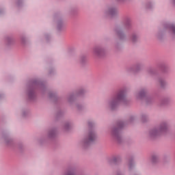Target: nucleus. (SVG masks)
<instances>
[{"mask_svg": "<svg viewBox=\"0 0 175 175\" xmlns=\"http://www.w3.org/2000/svg\"><path fill=\"white\" fill-rule=\"evenodd\" d=\"M120 103H122V105H126L128 103L126 90L125 89L119 90L115 96L111 97L106 101L105 105L111 110H116Z\"/></svg>", "mask_w": 175, "mask_h": 175, "instance_id": "f257e3e1", "label": "nucleus"}, {"mask_svg": "<svg viewBox=\"0 0 175 175\" xmlns=\"http://www.w3.org/2000/svg\"><path fill=\"white\" fill-rule=\"evenodd\" d=\"M36 90H38L40 92L43 93L46 91V85L38 80L33 81L31 83L27 85L26 94L29 100L31 102L36 99Z\"/></svg>", "mask_w": 175, "mask_h": 175, "instance_id": "f03ea898", "label": "nucleus"}, {"mask_svg": "<svg viewBox=\"0 0 175 175\" xmlns=\"http://www.w3.org/2000/svg\"><path fill=\"white\" fill-rule=\"evenodd\" d=\"M170 33L172 36H175V24L172 23H165L163 25V28L159 29L156 33V38L159 40H162L165 38L166 33Z\"/></svg>", "mask_w": 175, "mask_h": 175, "instance_id": "7ed1b4c3", "label": "nucleus"}, {"mask_svg": "<svg viewBox=\"0 0 175 175\" xmlns=\"http://www.w3.org/2000/svg\"><path fill=\"white\" fill-rule=\"evenodd\" d=\"M166 131H167V123L166 122H163L157 127L149 130L148 132V137L150 139H155V137L161 136L162 133H165Z\"/></svg>", "mask_w": 175, "mask_h": 175, "instance_id": "20e7f679", "label": "nucleus"}, {"mask_svg": "<svg viewBox=\"0 0 175 175\" xmlns=\"http://www.w3.org/2000/svg\"><path fill=\"white\" fill-rule=\"evenodd\" d=\"M98 139V134L94 130H90L88 133L86 137H85L81 142V144L83 148L90 147L91 144H94Z\"/></svg>", "mask_w": 175, "mask_h": 175, "instance_id": "39448f33", "label": "nucleus"}, {"mask_svg": "<svg viewBox=\"0 0 175 175\" xmlns=\"http://www.w3.org/2000/svg\"><path fill=\"white\" fill-rule=\"evenodd\" d=\"M124 126V123H119L117 126L112 128L111 131V136L117 143L122 142V135L121 134V129Z\"/></svg>", "mask_w": 175, "mask_h": 175, "instance_id": "423d86ee", "label": "nucleus"}, {"mask_svg": "<svg viewBox=\"0 0 175 175\" xmlns=\"http://www.w3.org/2000/svg\"><path fill=\"white\" fill-rule=\"evenodd\" d=\"M106 53V48L102 45H97L93 48V54L95 57H103Z\"/></svg>", "mask_w": 175, "mask_h": 175, "instance_id": "0eeeda50", "label": "nucleus"}, {"mask_svg": "<svg viewBox=\"0 0 175 175\" xmlns=\"http://www.w3.org/2000/svg\"><path fill=\"white\" fill-rule=\"evenodd\" d=\"M57 137V130L55 129H51L48 131L46 137H42L40 139V143H43V140L49 139V140H53Z\"/></svg>", "mask_w": 175, "mask_h": 175, "instance_id": "6e6552de", "label": "nucleus"}, {"mask_svg": "<svg viewBox=\"0 0 175 175\" xmlns=\"http://www.w3.org/2000/svg\"><path fill=\"white\" fill-rule=\"evenodd\" d=\"M142 68H143V65H142V64H137L127 68L126 72L127 73H137V72H140V70H142Z\"/></svg>", "mask_w": 175, "mask_h": 175, "instance_id": "1a4fd4ad", "label": "nucleus"}, {"mask_svg": "<svg viewBox=\"0 0 175 175\" xmlns=\"http://www.w3.org/2000/svg\"><path fill=\"white\" fill-rule=\"evenodd\" d=\"M54 24H56V29L58 32H61L64 29V21L59 18L53 19Z\"/></svg>", "mask_w": 175, "mask_h": 175, "instance_id": "9d476101", "label": "nucleus"}, {"mask_svg": "<svg viewBox=\"0 0 175 175\" xmlns=\"http://www.w3.org/2000/svg\"><path fill=\"white\" fill-rule=\"evenodd\" d=\"M104 13L107 16H116L118 13V10L115 6H109L105 9Z\"/></svg>", "mask_w": 175, "mask_h": 175, "instance_id": "9b49d317", "label": "nucleus"}, {"mask_svg": "<svg viewBox=\"0 0 175 175\" xmlns=\"http://www.w3.org/2000/svg\"><path fill=\"white\" fill-rule=\"evenodd\" d=\"M115 32L117 35V36L119 38L120 40H126V34L121 27H117L115 29Z\"/></svg>", "mask_w": 175, "mask_h": 175, "instance_id": "f8f14e48", "label": "nucleus"}, {"mask_svg": "<svg viewBox=\"0 0 175 175\" xmlns=\"http://www.w3.org/2000/svg\"><path fill=\"white\" fill-rule=\"evenodd\" d=\"M146 94H147V89L142 88L139 91L136 92L134 94V96L136 98V99H143V98L146 96Z\"/></svg>", "mask_w": 175, "mask_h": 175, "instance_id": "ddd939ff", "label": "nucleus"}, {"mask_svg": "<svg viewBox=\"0 0 175 175\" xmlns=\"http://www.w3.org/2000/svg\"><path fill=\"white\" fill-rule=\"evenodd\" d=\"M122 158L120 155L113 156L111 159L108 160L109 163H113V165H119L121 163Z\"/></svg>", "mask_w": 175, "mask_h": 175, "instance_id": "4468645a", "label": "nucleus"}, {"mask_svg": "<svg viewBox=\"0 0 175 175\" xmlns=\"http://www.w3.org/2000/svg\"><path fill=\"white\" fill-rule=\"evenodd\" d=\"M64 175H77V170L75 167H69L64 173Z\"/></svg>", "mask_w": 175, "mask_h": 175, "instance_id": "2eb2a0df", "label": "nucleus"}, {"mask_svg": "<svg viewBox=\"0 0 175 175\" xmlns=\"http://www.w3.org/2000/svg\"><path fill=\"white\" fill-rule=\"evenodd\" d=\"M124 25L125 29H132V20L129 17H126L124 21Z\"/></svg>", "mask_w": 175, "mask_h": 175, "instance_id": "dca6fc26", "label": "nucleus"}, {"mask_svg": "<svg viewBox=\"0 0 175 175\" xmlns=\"http://www.w3.org/2000/svg\"><path fill=\"white\" fill-rule=\"evenodd\" d=\"M5 43L8 46L14 44L16 43V38L13 36H8L5 38Z\"/></svg>", "mask_w": 175, "mask_h": 175, "instance_id": "f3484780", "label": "nucleus"}, {"mask_svg": "<svg viewBox=\"0 0 175 175\" xmlns=\"http://www.w3.org/2000/svg\"><path fill=\"white\" fill-rule=\"evenodd\" d=\"M76 98H77V94L76 93H72L69 94L67 96L68 103H70V105H72V103H74L75 100H76Z\"/></svg>", "mask_w": 175, "mask_h": 175, "instance_id": "a211bd4d", "label": "nucleus"}, {"mask_svg": "<svg viewBox=\"0 0 175 175\" xmlns=\"http://www.w3.org/2000/svg\"><path fill=\"white\" fill-rule=\"evenodd\" d=\"M159 84L161 88H166L167 87V82L166 81V79L163 77H160L158 79Z\"/></svg>", "mask_w": 175, "mask_h": 175, "instance_id": "6ab92c4d", "label": "nucleus"}, {"mask_svg": "<svg viewBox=\"0 0 175 175\" xmlns=\"http://www.w3.org/2000/svg\"><path fill=\"white\" fill-rule=\"evenodd\" d=\"M131 40L132 43H137L139 40V36L136 33H132L131 35Z\"/></svg>", "mask_w": 175, "mask_h": 175, "instance_id": "aec40b11", "label": "nucleus"}, {"mask_svg": "<svg viewBox=\"0 0 175 175\" xmlns=\"http://www.w3.org/2000/svg\"><path fill=\"white\" fill-rule=\"evenodd\" d=\"M15 5H16V7L18 8V9H21V8H23L25 5V1L24 0H16Z\"/></svg>", "mask_w": 175, "mask_h": 175, "instance_id": "412c9836", "label": "nucleus"}, {"mask_svg": "<svg viewBox=\"0 0 175 175\" xmlns=\"http://www.w3.org/2000/svg\"><path fill=\"white\" fill-rule=\"evenodd\" d=\"M4 143L5 146H12L13 145V139L10 137H6L4 138Z\"/></svg>", "mask_w": 175, "mask_h": 175, "instance_id": "4be33fe9", "label": "nucleus"}, {"mask_svg": "<svg viewBox=\"0 0 175 175\" xmlns=\"http://www.w3.org/2000/svg\"><path fill=\"white\" fill-rule=\"evenodd\" d=\"M87 92V90L84 88L79 89L75 94H77V96H83L84 94Z\"/></svg>", "mask_w": 175, "mask_h": 175, "instance_id": "5701e85b", "label": "nucleus"}, {"mask_svg": "<svg viewBox=\"0 0 175 175\" xmlns=\"http://www.w3.org/2000/svg\"><path fill=\"white\" fill-rule=\"evenodd\" d=\"M146 6L147 9H152L155 6V2L154 1H149L146 3Z\"/></svg>", "mask_w": 175, "mask_h": 175, "instance_id": "b1692460", "label": "nucleus"}, {"mask_svg": "<svg viewBox=\"0 0 175 175\" xmlns=\"http://www.w3.org/2000/svg\"><path fill=\"white\" fill-rule=\"evenodd\" d=\"M151 161L153 163H157L159 161V155L152 154L151 157Z\"/></svg>", "mask_w": 175, "mask_h": 175, "instance_id": "393cba45", "label": "nucleus"}, {"mask_svg": "<svg viewBox=\"0 0 175 175\" xmlns=\"http://www.w3.org/2000/svg\"><path fill=\"white\" fill-rule=\"evenodd\" d=\"M72 127V122H66L64 123V129L65 131H69V129Z\"/></svg>", "mask_w": 175, "mask_h": 175, "instance_id": "a878e982", "label": "nucleus"}, {"mask_svg": "<svg viewBox=\"0 0 175 175\" xmlns=\"http://www.w3.org/2000/svg\"><path fill=\"white\" fill-rule=\"evenodd\" d=\"M86 63H87V56H85V55L81 56L80 64L81 65H85Z\"/></svg>", "mask_w": 175, "mask_h": 175, "instance_id": "bb28decb", "label": "nucleus"}, {"mask_svg": "<svg viewBox=\"0 0 175 175\" xmlns=\"http://www.w3.org/2000/svg\"><path fill=\"white\" fill-rule=\"evenodd\" d=\"M170 100L169 99V98H163L161 102H160V105L161 106H166V105H167V103H169V101Z\"/></svg>", "mask_w": 175, "mask_h": 175, "instance_id": "cd10ccee", "label": "nucleus"}, {"mask_svg": "<svg viewBox=\"0 0 175 175\" xmlns=\"http://www.w3.org/2000/svg\"><path fill=\"white\" fill-rule=\"evenodd\" d=\"M50 38H51V36H50V34H49V33H45L42 36V38L46 41L49 40V39H50Z\"/></svg>", "mask_w": 175, "mask_h": 175, "instance_id": "c85d7f7f", "label": "nucleus"}, {"mask_svg": "<svg viewBox=\"0 0 175 175\" xmlns=\"http://www.w3.org/2000/svg\"><path fill=\"white\" fill-rule=\"evenodd\" d=\"M148 75H150V76H153V75H155V70L152 69V68H150L148 70Z\"/></svg>", "mask_w": 175, "mask_h": 175, "instance_id": "c756f323", "label": "nucleus"}, {"mask_svg": "<svg viewBox=\"0 0 175 175\" xmlns=\"http://www.w3.org/2000/svg\"><path fill=\"white\" fill-rule=\"evenodd\" d=\"M49 98H55L57 96V93L53 92H50L49 93Z\"/></svg>", "mask_w": 175, "mask_h": 175, "instance_id": "7c9ffc66", "label": "nucleus"}, {"mask_svg": "<svg viewBox=\"0 0 175 175\" xmlns=\"http://www.w3.org/2000/svg\"><path fill=\"white\" fill-rule=\"evenodd\" d=\"M133 167H135V162L133 161H131L129 163V168L131 170L133 169Z\"/></svg>", "mask_w": 175, "mask_h": 175, "instance_id": "2f4dec72", "label": "nucleus"}, {"mask_svg": "<svg viewBox=\"0 0 175 175\" xmlns=\"http://www.w3.org/2000/svg\"><path fill=\"white\" fill-rule=\"evenodd\" d=\"M67 51H68V54H70V53H73V51H75V48L70 47V48H68Z\"/></svg>", "mask_w": 175, "mask_h": 175, "instance_id": "473e14b6", "label": "nucleus"}, {"mask_svg": "<svg viewBox=\"0 0 175 175\" xmlns=\"http://www.w3.org/2000/svg\"><path fill=\"white\" fill-rule=\"evenodd\" d=\"M55 73V69H51L49 70V75L51 76L52 75H54Z\"/></svg>", "mask_w": 175, "mask_h": 175, "instance_id": "72a5a7b5", "label": "nucleus"}, {"mask_svg": "<svg viewBox=\"0 0 175 175\" xmlns=\"http://www.w3.org/2000/svg\"><path fill=\"white\" fill-rule=\"evenodd\" d=\"M27 114H28V111H23L22 116H23V117H25Z\"/></svg>", "mask_w": 175, "mask_h": 175, "instance_id": "f704fd0d", "label": "nucleus"}, {"mask_svg": "<svg viewBox=\"0 0 175 175\" xmlns=\"http://www.w3.org/2000/svg\"><path fill=\"white\" fill-rule=\"evenodd\" d=\"M21 41L22 43H25V37L23 36L21 38Z\"/></svg>", "mask_w": 175, "mask_h": 175, "instance_id": "c9c22d12", "label": "nucleus"}, {"mask_svg": "<svg viewBox=\"0 0 175 175\" xmlns=\"http://www.w3.org/2000/svg\"><path fill=\"white\" fill-rule=\"evenodd\" d=\"M5 98V94L3 93H0V100L3 99Z\"/></svg>", "mask_w": 175, "mask_h": 175, "instance_id": "e433bc0d", "label": "nucleus"}, {"mask_svg": "<svg viewBox=\"0 0 175 175\" xmlns=\"http://www.w3.org/2000/svg\"><path fill=\"white\" fill-rule=\"evenodd\" d=\"M117 2H120L121 3H124V2H126V0H116Z\"/></svg>", "mask_w": 175, "mask_h": 175, "instance_id": "4c0bfd02", "label": "nucleus"}, {"mask_svg": "<svg viewBox=\"0 0 175 175\" xmlns=\"http://www.w3.org/2000/svg\"><path fill=\"white\" fill-rule=\"evenodd\" d=\"M171 3H172V5H175V0H171Z\"/></svg>", "mask_w": 175, "mask_h": 175, "instance_id": "58836bf2", "label": "nucleus"}, {"mask_svg": "<svg viewBox=\"0 0 175 175\" xmlns=\"http://www.w3.org/2000/svg\"><path fill=\"white\" fill-rule=\"evenodd\" d=\"M2 13H3V10H2L1 8H0V14H2Z\"/></svg>", "mask_w": 175, "mask_h": 175, "instance_id": "ea45409f", "label": "nucleus"}, {"mask_svg": "<svg viewBox=\"0 0 175 175\" xmlns=\"http://www.w3.org/2000/svg\"><path fill=\"white\" fill-rule=\"evenodd\" d=\"M116 175H122V174H121L120 172H116Z\"/></svg>", "mask_w": 175, "mask_h": 175, "instance_id": "a19ab883", "label": "nucleus"}, {"mask_svg": "<svg viewBox=\"0 0 175 175\" xmlns=\"http://www.w3.org/2000/svg\"><path fill=\"white\" fill-rule=\"evenodd\" d=\"M77 109H79V110H80V106H79V105H77Z\"/></svg>", "mask_w": 175, "mask_h": 175, "instance_id": "79ce46f5", "label": "nucleus"}]
</instances>
